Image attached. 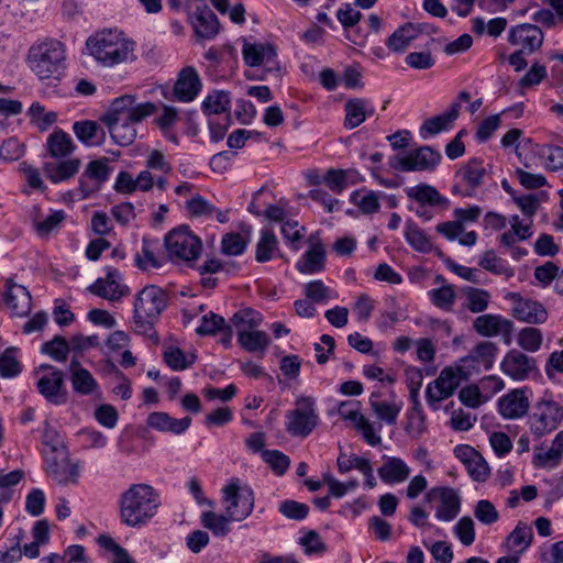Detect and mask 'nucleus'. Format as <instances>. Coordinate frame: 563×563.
I'll return each instance as SVG.
<instances>
[{
  "instance_id": "obj_24",
  "label": "nucleus",
  "mask_w": 563,
  "mask_h": 563,
  "mask_svg": "<svg viewBox=\"0 0 563 563\" xmlns=\"http://www.w3.org/2000/svg\"><path fill=\"white\" fill-rule=\"evenodd\" d=\"M88 290L109 301H118L128 294L129 288L120 283V273L111 269L106 277L98 278L91 284Z\"/></svg>"
},
{
  "instance_id": "obj_36",
  "label": "nucleus",
  "mask_w": 563,
  "mask_h": 563,
  "mask_svg": "<svg viewBox=\"0 0 563 563\" xmlns=\"http://www.w3.org/2000/svg\"><path fill=\"white\" fill-rule=\"evenodd\" d=\"M70 382L75 393L81 395H91L98 388V383L91 373L81 367L78 362L70 363Z\"/></svg>"
},
{
  "instance_id": "obj_61",
  "label": "nucleus",
  "mask_w": 563,
  "mask_h": 563,
  "mask_svg": "<svg viewBox=\"0 0 563 563\" xmlns=\"http://www.w3.org/2000/svg\"><path fill=\"white\" fill-rule=\"evenodd\" d=\"M538 154L544 158L549 170H559L563 168V147L555 145L539 146Z\"/></svg>"
},
{
  "instance_id": "obj_6",
  "label": "nucleus",
  "mask_w": 563,
  "mask_h": 563,
  "mask_svg": "<svg viewBox=\"0 0 563 563\" xmlns=\"http://www.w3.org/2000/svg\"><path fill=\"white\" fill-rule=\"evenodd\" d=\"M135 43L130 37H87V54L103 66H113L132 56Z\"/></svg>"
},
{
  "instance_id": "obj_35",
  "label": "nucleus",
  "mask_w": 563,
  "mask_h": 563,
  "mask_svg": "<svg viewBox=\"0 0 563 563\" xmlns=\"http://www.w3.org/2000/svg\"><path fill=\"white\" fill-rule=\"evenodd\" d=\"M346 129H355L361 125L367 117L374 114V108L363 99L349 100L344 106Z\"/></svg>"
},
{
  "instance_id": "obj_20",
  "label": "nucleus",
  "mask_w": 563,
  "mask_h": 563,
  "mask_svg": "<svg viewBox=\"0 0 563 563\" xmlns=\"http://www.w3.org/2000/svg\"><path fill=\"white\" fill-rule=\"evenodd\" d=\"M461 183L456 187V191L462 197H476L477 189L485 183L488 177L487 167L483 162L473 159L468 162L461 170Z\"/></svg>"
},
{
  "instance_id": "obj_60",
  "label": "nucleus",
  "mask_w": 563,
  "mask_h": 563,
  "mask_svg": "<svg viewBox=\"0 0 563 563\" xmlns=\"http://www.w3.org/2000/svg\"><path fill=\"white\" fill-rule=\"evenodd\" d=\"M249 240L241 233H227L221 241L222 252L227 255L238 256L243 254Z\"/></svg>"
},
{
  "instance_id": "obj_42",
  "label": "nucleus",
  "mask_w": 563,
  "mask_h": 563,
  "mask_svg": "<svg viewBox=\"0 0 563 563\" xmlns=\"http://www.w3.org/2000/svg\"><path fill=\"white\" fill-rule=\"evenodd\" d=\"M48 153L54 158H63L70 155L76 145L69 134L63 130L54 131L46 141Z\"/></svg>"
},
{
  "instance_id": "obj_41",
  "label": "nucleus",
  "mask_w": 563,
  "mask_h": 563,
  "mask_svg": "<svg viewBox=\"0 0 563 563\" xmlns=\"http://www.w3.org/2000/svg\"><path fill=\"white\" fill-rule=\"evenodd\" d=\"M230 95L223 90H214L206 96L201 109L208 117L230 114Z\"/></svg>"
},
{
  "instance_id": "obj_10",
  "label": "nucleus",
  "mask_w": 563,
  "mask_h": 563,
  "mask_svg": "<svg viewBox=\"0 0 563 563\" xmlns=\"http://www.w3.org/2000/svg\"><path fill=\"white\" fill-rule=\"evenodd\" d=\"M165 247L172 261L189 263L198 258L202 243L188 227H180L165 236Z\"/></svg>"
},
{
  "instance_id": "obj_64",
  "label": "nucleus",
  "mask_w": 563,
  "mask_h": 563,
  "mask_svg": "<svg viewBox=\"0 0 563 563\" xmlns=\"http://www.w3.org/2000/svg\"><path fill=\"white\" fill-rule=\"evenodd\" d=\"M538 561L541 563H563V540L540 547L538 549Z\"/></svg>"
},
{
  "instance_id": "obj_55",
  "label": "nucleus",
  "mask_w": 563,
  "mask_h": 563,
  "mask_svg": "<svg viewBox=\"0 0 563 563\" xmlns=\"http://www.w3.org/2000/svg\"><path fill=\"white\" fill-rule=\"evenodd\" d=\"M473 515L475 519L484 526H492L499 520L498 510L488 499H481L476 501L473 508Z\"/></svg>"
},
{
  "instance_id": "obj_57",
  "label": "nucleus",
  "mask_w": 563,
  "mask_h": 563,
  "mask_svg": "<svg viewBox=\"0 0 563 563\" xmlns=\"http://www.w3.org/2000/svg\"><path fill=\"white\" fill-rule=\"evenodd\" d=\"M450 367L462 382L468 380L473 375H477L484 371L471 352L468 355L461 357Z\"/></svg>"
},
{
  "instance_id": "obj_26",
  "label": "nucleus",
  "mask_w": 563,
  "mask_h": 563,
  "mask_svg": "<svg viewBox=\"0 0 563 563\" xmlns=\"http://www.w3.org/2000/svg\"><path fill=\"white\" fill-rule=\"evenodd\" d=\"M4 302L13 317H26L31 311V294L22 285L7 280Z\"/></svg>"
},
{
  "instance_id": "obj_5",
  "label": "nucleus",
  "mask_w": 563,
  "mask_h": 563,
  "mask_svg": "<svg viewBox=\"0 0 563 563\" xmlns=\"http://www.w3.org/2000/svg\"><path fill=\"white\" fill-rule=\"evenodd\" d=\"M320 423L317 399L312 396H299L294 408L285 413V431L294 437L306 439Z\"/></svg>"
},
{
  "instance_id": "obj_7",
  "label": "nucleus",
  "mask_w": 563,
  "mask_h": 563,
  "mask_svg": "<svg viewBox=\"0 0 563 563\" xmlns=\"http://www.w3.org/2000/svg\"><path fill=\"white\" fill-rule=\"evenodd\" d=\"M224 511L235 521L246 519L254 509V493L239 478H232L222 489Z\"/></svg>"
},
{
  "instance_id": "obj_39",
  "label": "nucleus",
  "mask_w": 563,
  "mask_h": 563,
  "mask_svg": "<svg viewBox=\"0 0 563 563\" xmlns=\"http://www.w3.org/2000/svg\"><path fill=\"white\" fill-rule=\"evenodd\" d=\"M80 167V161L77 158L65 159L59 163H47L45 170L49 180L59 184L74 177Z\"/></svg>"
},
{
  "instance_id": "obj_9",
  "label": "nucleus",
  "mask_w": 563,
  "mask_h": 563,
  "mask_svg": "<svg viewBox=\"0 0 563 563\" xmlns=\"http://www.w3.org/2000/svg\"><path fill=\"white\" fill-rule=\"evenodd\" d=\"M233 323L239 327L238 340L240 345L247 352H265L269 345V336L264 331L246 330L244 327L254 328L262 322L258 312L247 309L235 313L232 318Z\"/></svg>"
},
{
  "instance_id": "obj_4",
  "label": "nucleus",
  "mask_w": 563,
  "mask_h": 563,
  "mask_svg": "<svg viewBox=\"0 0 563 563\" xmlns=\"http://www.w3.org/2000/svg\"><path fill=\"white\" fill-rule=\"evenodd\" d=\"M167 296L165 291L155 285H147L137 292L133 308L134 331L137 334L154 338L156 335L154 324L166 308Z\"/></svg>"
},
{
  "instance_id": "obj_13",
  "label": "nucleus",
  "mask_w": 563,
  "mask_h": 563,
  "mask_svg": "<svg viewBox=\"0 0 563 563\" xmlns=\"http://www.w3.org/2000/svg\"><path fill=\"white\" fill-rule=\"evenodd\" d=\"M112 172L109 159L102 157L90 161L79 177L76 196L78 200L87 199L101 189Z\"/></svg>"
},
{
  "instance_id": "obj_31",
  "label": "nucleus",
  "mask_w": 563,
  "mask_h": 563,
  "mask_svg": "<svg viewBox=\"0 0 563 563\" xmlns=\"http://www.w3.org/2000/svg\"><path fill=\"white\" fill-rule=\"evenodd\" d=\"M533 540V530L531 526L519 521L514 530L506 537L501 548L506 552H515L522 555L531 547Z\"/></svg>"
},
{
  "instance_id": "obj_22",
  "label": "nucleus",
  "mask_w": 563,
  "mask_h": 563,
  "mask_svg": "<svg viewBox=\"0 0 563 563\" xmlns=\"http://www.w3.org/2000/svg\"><path fill=\"white\" fill-rule=\"evenodd\" d=\"M528 388H517L498 400L499 415L509 420L522 418L529 409Z\"/></svg>"
},
{
  "instance_id": "obj_50",
  "label": "nucleus",
  "mask_w": 563,
  "mask_h": 563,
  "mask_svg": "<svg viewBox=\"0 0 563 563\" xmlns=\"http://www.w3.org/2000/svg\"><path fill=\"white\" fill-rule=\"evenodd\" d=\"M471 353L473 357L476 358L477 363L483 367L484 371H489L493 368L495 364L498 347L493 342L483 341L477 343L471 350Z\"/></svg>"
},
{
  "instance_id": "obj_32",
  "label": "nucleus",
  "mask_w": 563,
  "mask_h": 563,
  "mask_svg": "<svg viewBox=\"0 0 563 563\" xmlns=\"http://www.w3.org/2000/svg\"><path fill=\"white\" fill-rule=\"evenodd\" d=\"M283 256L279 242L275 233L269 228H263L260 231L258 240L255 245V261L266 263Z\"/></svg>"
},
{
  "instance_id": "obj_40",
  "label": "nucleus",
  "mask_w": 563,
  "mask_h": 563,
  "mask_svg": "<svg viewBox=\"0 0 563 563\" xmlns=\"http://www.w3.org/2000/svg\"><path fill=\"white\" fill-rule=\"evenodd\" d=\"M457 113L456 106H453L449 111L426 120L420 128L421 137L428 139L442 131H446L451 123L457 118Z\"/></svg>"
},
{
  "instance_id": "obj_49",
  "label": "nucleus",
  "mask_w": 563,
  "mask_h": 563,
  "mask_svg": "<svg viewBox=\"0 0 563 563\" xmlns=\"http://www.w3.org/2000/svg\"><path fill=\"white\" fill-rule=\"evenodd\" d=\"M465 301L463 306L473 313H479L487 309L490 294L482 288L465 287L463 288Z\"/></svg>"
},
{
  "instance_id": "obj_45",
  "label": "nucleus",
  "mask_w": 563,
  "mask_h": 563,
  "mask_svg": "<svg viewBox=\"0 0 563 563\" xmlns=\"http://www.w3.org/2000/svg\"><path fill=\"white\" fill-rule=\"evenodd\" d=\"M478 265L494 275L505 276L506 278L514 276V269L508 262L497 256L493 250L486 251L479 256Z\"/></svg>"
},
{
  "instance_id": "obj_2",
  "label": "nucleus",
  "mask_w": 563,
  "mask_h": 563,
  "mask_svg": "<svg viewBox=\"0 0 563 563\" xmlns=\"http://www.w3.org/2000/svg\"><path fill=\"white\" fill-rule=\"evenodd\" d=\"M26 65L43 82L60 81L67 68L66 47L55 37L40 38L30 46Z\"/></svg>"
},
{
  "instance_id": "obj_43",
  "label": "nucleus",
  "mask_w": 563,
  "mask_h": 563,
  "mask_svg": "<svg viewBox=\"0 0 563 563\" xmlns=\"http://www.w3.org/2000/svg\"><path fill=\"white\" fill-rule=\"evenodd\" d=\"M429 300L439 309L450 312L453 310L457 299V291L455 286L451 284H443L438 288H432L428 292Z\"/></svg>"
},
{
  "instance_id": "obj_8",
  "label": "nucleus",
  "mask_w": 563,
  "mask_h": 563,
  "mask_svg": "<svg viewBox=\"0 0 563 563\" xmlns=\"http://www.w3.org/2000/svg\"><path fill=\"white\" fill-rule=\"evenodd\" d=\"M562 420V406L544 395L536 402L528 417L529 430L537 438H541L558 429Z\"/></svg>"
},
{
  "instance_id": "obj_33",
  "label": "nucleus",
  "mask_w": 563,
  "mask_h": 563,
  "mask_svg": "<svg viewBox=\"0 0 563 563\" xmlns=\"http://www.w3.org/2000/svg\"><path fill=\"white\" fill-rule=\"evenodd\" d=\"M438 233L443 235L448 241H459L463 246H473L476 244L478 235L475 231H465L464 227L455 219L453 221L441 222L435 227Z\"/></svg>"
},
{
  "instance_id": "obj_46",
  "label": "nucleus",
  "mask_w": 563,
  "mask_h": 563,
  "mask_svg": "<svg viewBox=\"0 0 563 563\" xmlns=\"http://www.w3.org/2000/svg\"><path fill=\"white\" fill-rule=\"evenodd\" d=\"M404 236L413 250L420 253H430L432 251L431 240L415 222H406Z\"/></svg>"
},
{
  "instance_id": "obj_58",
  "label": "nucleus",
  "mask_w": 563,
  "mask_h": 563,
  "mask_svg": "<svg viewBox=\"0 0 563 563\" xmlns=\"http://www.w3.org/2000/svg\"><path fill=\"white\" fill-rule=\"evenodd\" d=\"M136 264L141 269L147 271L159 268L163 265V258L156 253L153 245L143 241L141 251L135 257Z\"/></svg>"
},
{
  "instance_id": "obj_28",
  "label": "nucleus",
  "mask_w": 563,
  "mask_h": 563,
  "mask_svg": "<svg viewBox=\"0 0 563 563\" xmlns=\"http://www.w3.org/2000/svg\"><path fill=\"white\" fill-rule=\"evenodd\" d=\"M146 424L148 428L163 433L180 435L189 429L191 424V418L184 417L176 419L167 412L154 411L147 416Z\"/></svg>"
},
{
  "instance_id": "obj_27",
  "label": "nucleus",
  "mask_w": 563,
  "mask_h": 563,
  "mask_svg": "<svg viewBox=\"0 0 563 563\" xmlns=\"http://www.w3.org/2000/svg\"><path fill=\"white\" fill-rule=\"evenodd\" d=\"M296 269L302 275L321 273L325 267V250L320 241H309L308 250L295 264Z\"/></svg>"
},
{
  "instance_id": "obj_63",
  "label": "nucleus",
  "mask_w": 563,
  "mask_h": 563,
  "mask_svg": "<svg viewBox=\"0 0 563 563\" xmlns=\"http://www.w3.org/2000/svg\"><path fill=\"white\" fill-rule=\"evenodd\" d=\"M369 462L368 459L355 454H346L344 452H341L336 460L338 470L341 474H346L352 470L362 473V470H364Z\"/></svg>"
},
{
  "instance_id": "obj_62",
  "label": "nucleus",
  "mask_w": 563,
  "mask_h": 563,
  "mask_svg": "<svg viewBox=\"0 0 563 563\" xmlns=\"http://www.w3.org/2000/svg\"><path fill=\"white\" fill-rule=\"evenodd\" d=\"M224 328V318L213 312H209L201 318L200 324L197 327L196 332L202 336L214 335L218 332L222 331Z\"/></svg>"
},
{
  "instance_id": "obj_12",
  "label": "nucleus",
  "mask_w": 563,
  "mask_h": 563,
  "mask_svg": "<svg viewBox=\"0 0 563 563\" xmlns=\"http://www.w3.org/2000/svg\"><path fill=\"white\" fill-rule=\"evenodd\" d=\"M441 154L430 146H420L395 155L390 161V166L402 173L410 172H431L440 164Z\"/></svg>"
},
{
  "instance_id": "obj_48",
  "label": "nucleus",
  "mask_w": 563,
  "mask_h": 563,
  "mask_svg": "<svg viewBox=\"0 0 563 563\" xmlns=\"http://www.w3.org/2000/svg\"><path fill=\"white\" fill-rule=\"evenodd\" d=\"M383 196H385L383 192L363 189L352 192L350 200L357 206L363 213L372 214L379 210V199Z\"/></svg>"
},
{
  "instance_id": "obj_54",
  "label": "nucleus",
  "mask_w": 563,
  "mask_h": 563,
  "mask_svg": "<svg viewBox=\"0 0 563 563\" xmlns=\"http://www.w3.org/2000/svg\"><path fill=\"white\" fill-rule=\"evenodd\" d=\"M22 365L18 360V350L14 347L7 349L0 355V376L3 378H12L19 375Z\"/></svg>"
},
{
  "instance_id": "obj_30",
  "label": "nucleus",
  "mask_w": 563,
  "mask_h": 563,
  "mask_svg": "<svg viewBox=\"0 0 563 563\" xmlns=\"http://www.w3.org/2000/svg\"><path fill=\"white\" fill-rule=\"evenodd\" d=\"M378 476L387 485L406 482L411 473L410 466L398 456H385L384 463L377 470Z\"/></svg>"
},
{
  "instance_id": "obj_56",
  "label": "nucleus",
  "mask_w": 563,
  "mask_h": 563,
  "mask_svg": "<svg viewBox=\"0 0 563 563\" xmlns=\"http://www.w3.org/2000/svg\"><path fill=\"white\" fill-rule=\"evenodd\" d=\"M543 336L539 329L527 327L517 335V344L527 352H537L542 345Z\"/></svg>"
},
{
  "instance_id": "obj_53",
  "label": "nucleus",
  "mask_w": 563,
  "mask_h": 563,
  "mask_svg": "<svg viewBox=\"0 0 563 563\" xmlns=\"http://www.w3.org/2000/svg\"><path fill=\"white\" fill-rule=\"evenodd\" d=\"M76 437L82 449H103L108 444V438L101 431L93 428H82Z\"/></svg>"
},
{
  "instance_id": "obj_44",
  "label": "nucleus",
  "mask_w": 563,
  "mask_h": 563,
  "mask_svg": "<svg viewBox=\"0 0 563 563\" xmlns=\"http://www.w3.org/2000/svg\"><path fill=\"white\" fill-rule=\"evenodd\" d=\"M202 526L210 530L214 537L223 538L231 531L230 523L235 521L228 514H217L212 510L203 511L200 517Z\"/></svg>"
},
{
  "instance_id": "obj_23",
  "label": "nucleus",
  "mask_w": 563,
  "mask_h": 563,
  "mask_svg": "<svg viewBox=\"0 0 563 563\" xmlns=\"http://www.w3.org/2000/svg\"><path fill=\"white\" fill-rule=\"evenodd\" d=\"M402 401L394 394L383 397L378 393H372L369 396V406L378 420L387 426L396 424L399 413L402 410Z\"/></svg>"
},
{
  "instance_id": "obj_25",
  "label": "nucleus",
  "mask_w": 563,
  "mask_h": 563,
  "mask_svg": "<svg viewBox=\"0 0 563 563\" xmlns=\"http://www.w3.org/2000/svg\"><path fill=\"white\" fill-rule=\"evenodd\" d=\"M189 18L196 35H217L221 31L218 16L203 1L196 4Z\"/></svg>"
},
{
  "instance_id": "obj_3",
  "label": "nucleus",
  "mask_w": 563,
  "mask_h": 563,
  "mask_svg": "<svg viewBox=\"0 0 563 563\" xmlns=\"http://www.w3.org/2000/svg\"><path fill=\"white\" fill-rule=\"evenodd\" d=\"M161 505L158 493L147 484H133L119 498L120 521L126 527L146 525Z\"/></svg>"
},
{
  "instance_id": "obj_14",
  "label": "nucleus",
  "mask_w": 563,
  "mask_h": 563,
  "mask_svg": "<svg viewBox=\"0 0 563 563\" xmlns=\"http://www.w3.org/2000/svg\"><path fill=\"white\" fill-rule=\"evenodd\" d=\"M35 375L38 393L54 405H62L66 401L64 386V373L57 367L48 364L40 365Z\"/></svg>"
},
{
  "instance_id": "obj_11",
  "label": "nucleus",
  "mask_w": 563,
  "mask_h": 563,
  "mask_svg": "<svg viewBox=\"0 0 563 563\" xmlns=\"http://www.w3.org/2000/svg\"><path fill=\"white\" fill-rule=\"evenodd\" d=\"M424 500L434 505V518L440 522H452L462 510V496L451 486H434L427 490Z\"/></svg>"
},
{
  "instance_id": "obj_38",
  "label": "nucleus",
  "mask_w": 563,
  "mask_h": 563,
  "mask_svg": "<svg viewBox=\"0 0 563 563\" xmlns=\"http://www.w3.org/2000/svg\"><path fill=\"white\" fill-rule=\"evenodd\" d=\"M508 222L511 230L500 235V244L511 246L517 241H526L532 235L531 220L520 219L518 214H514Z\"/></svg>"
},
{
  "instance_id": "obj_17",
  "label": "nucleus",
  "mask_w": 563,
  "mask_h": 563,
  "mask_svg": "<svg viewBox=\"0 0 563 563\" xmlns=\"http://www.w3.org/2000/svg\"><path fill=\"white\" fill-rule=\"evenodd\" d=\"M463 382L450 366L444 367L439 376L426 387V400L433 411L440 409V402L450 398Z\"/></svg>"
},
{
  "instance_id": "obj_34",
  "label": "nucleus",
  "mask_w": 563,
  "mask_h": 563,
  "mask_svg": "<svg viewBox=\"0 0 563 563\" xmlns=\"http://www.w3.org/2000/svg\"><path fill=\"white\" fill-rule=\"evenodd\" d=\"M76 137L86 146H99L103 143L104 132L100 125L91 120L77 121L73 124Z\"/></svg>"
},
{
  "instance_id": "obj_1",
  "label": "nucleus",
  "mask_w": 563,
  "mask_h": 563,
  "mask_svg": "<svg viewBox=\"0 0 563 563\" xmlns=\"http://www.w3.org/2000/svg\"><path fill=\"white\" fill-rule=\"evenodd\" d=\"M155 106L151 102L137 103L133 96L115 98L103 118L113 142L120 146L132 144L136 137L135 124L152 115Z\"/></svg>"
},
{
  "instance_id": "obj_15",
  "label": "nucleus",
  "mask_w": 563,
  "mask_h": 563,
  "mask_svg": "<svg viewBox=\"0 0 563 563\" xmlns=\"http://www.w3.org/2000/svg\"><path fill=\"white\" fill-rule=\"evenodd\" d=\"M26 219L36 236L48 239L59 231L66 220V212L55 209L44 211L40 206L33 205L26 210Z\"/></svg>"
},
{
  "instance_id": "obj_51",
  "label": "nucleus",
  "mask_w": 563,
  "mask_h": 563,
  "mask_svg": "<svg viewBox=\"0 0 563 563\" xmlns=\"http://www.w3.org/2000/svg\"><path fill=\"white\" fill-rule=\"evenodd\" d=\"M452 533L462 545H472L476 538L474 520L468 516L460 518L452 527Z\"/></svg>"
},
{
  "instance_id": "obj_37",
  "label": "nucleus",
  "mask_w": 563,
  "mask_h": 563,
  "mask_svg": "<svg viewBox=\"0 0 563 563\" xmlns=\"http://www.w3.org/2000/svg\"><path fill=\"white\" fill-rule=\"evenodd\" d=\"M406 411L405 431L412 439H419L427 431V419L420 400L410 401Z\"/></svg>"
},
{
  "instance_id": "obj_52",
  "label": "nucleus",
  "mask_w": 563,
  "mask_h": 563,
  "mask_svg": "<svg viewBox=\"0 0 563 563\" xmlns=\"http://www.w3.org/2000/svg\"><path fill=\"white\" fill-rule=\"evenodd\" d=\"M471 454L472 459L465 466L470 476L476 482H485L489 474L490 468L483 456L474 449H465Z\"/></svg>"
},
{
  "instance_id": "obj_21",
  "label": "nucleus",
  "mask_w": 563,
  "mask_h": 563,
  "mask_svg": "<svg viewBox=\"0 0 563 563\" xmlns=\"http://www.w3.org/2000/svg\"><path fill=\"white\" fill-rule=\"evenodd\" d=\"M201 89L202 81L197 69L192 66H187L179 71L173 92L176 100L187 103L194 101L201 92Z\"/></svg>"
},
{
  "instance_id": "obj_19",
  "label": "nucleus",
  "mask_w": 563,
  "mask_h": 563,
  "mask_svg": "<svg viewBox=\"0 0 563 563\" xmlns=\"http://www.w3.org/2000/svg\"><path fill=\"white\" fill-rule=\"evenodd\" d=\"M507 298L512 303V316L526 323L540 324L548 319V311L539 301L523 298L518 292H510Z\"/></svg>"
},
{
  "instance_id": "obj_29",
  "label": "nucleus",
  "mask_w": 563,
  "mask_h": 563,
  "mask_svg": "<svg viewBox=\"0 0 563 563\" xmlns=\"http://www.w3.org/2000/svg\"><path fill=\"white\" fill-rule=\"evenodd\" d=\"M405 194L413 205H429V207H449V199L429 184H418L405 188Z\"/></svg>"
},
{
  "instance_id": "obj_16",
  "label": "nucleus",
  "mask_w": 563,
  "mask_h": 563,
  "mask_svg": "<svg viewBox=\"0 0 563 563\" xmlns=\"http://www.w3.org/2000/svg\"><path fill=\"white\" fill-rule=\"evenodd\" d=\"M242 56L244 63L250 67H262L267 71L278 69L276 47L269 42L245 38Z\"/></svg>"
},
{
  "instance_id": "obj_18",
  "label": "nucleus",
  "mask_w": 563,
  "mask_h": 563,
  "mask_svg": "<svg viewBox=\"0 0 563 563\" xmlns=\"http://www.w3.org/2000/svg\"><path fill=\"white\" fill-rule=\"evenodd\" d=\"M500 371L515 382L530 379L539 373L536 358L516 349L505 354L500 362Z\"/></svg>"
},
{
  "instance_id": "obj_59",
  "label": "nucleus",
  "mask_w": 563,
  "mask_h": 563,
  "mask_svg": "<svg viewBox=\"0 0 563 563\" xmlns=\"http://www.w3.org/2000/svg\"><path fill=\"white\" fill-rule=\"evenodd\" d=\"M262 459L277 476L284 475L290 464L289 457L278 450L262 451Z\"/></svg>"
},
{
  "instance_id": "obj_47",
  "label": "nucleus",
  "mask_w": 563,
  "mask_h": 563,
  "mask_svg": "<svg viewBox=\"0 0 563 563\" xmlns=\"http://www.w3.org/2000/svg\"><path fill=\"white\" fill-rule=\"evenodd\" d=\"M508 321L497 314H482L474 320V330L483 336L500 334Z\"/></svg>"
}]
</instances>
